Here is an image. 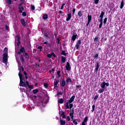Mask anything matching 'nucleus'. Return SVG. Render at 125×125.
Wrapping results in <instances>:
<instances>
[{
  "mask_svg": "<svg viewBox=\"0 0 125 125\" xmlns=\"http://www.w3.org/2000/svg\"><path fill=\"white\" fill-rule=\"evenodd\" d=\"M18 67L20 71L19 73V76L20 80V86L25 87L24 90H28V88H27V85H28L29 88H30V91H31V89H33V85H29L28 81H26V83H25V80H24V78H23V74H21V73L24 71V68L23 67L21 66V65L20 64H19Z\"/></svg>",
  "mask_w": 125,
  "mask_h": 125,
  "instance_id": "1",
  "label": "nucleus"
},
{
  "mask_svg": "<svg viewBox=\"0 0 125 125\" xmlns=\"http://www.w3.org/2000/svg\"><path fill=\"white\" fill-rule=\"evenodd\" d=\"M7 48H5L4 49V53L3 54V63H4L5 66H7V61L8 59L7 58Z\"/></svg>",
  "mask_w": 125,
  "mask_h": 125,
  "instance_id": "2",
  "label": "nucleus"
},
{
  "mask_svg": "<svg viewBox=\"0 0 125 125\" xmlns=\"http://www.w3.org/2000/svg\"><path fill=\"white\" fill-rule=\"evenodd\" d=\"M42 44L44 46V50L46 52H47V46L48 47H51V45L50 43H48V42H42Z\"/></svg>",
  "mask_w": 125,
  "mask_h": 125,
  "instance_id": "3",
  "label": "nucleus"
},
{
  "mask_svg": "<svg viewBox=\"0 0 125 125\" xmlns=\"http://www.w3.org/2000/svg\"><path fill=\"white\" fill-rule=\"evenodd\" d=\"M15 43H17L18 45H20L21 42H20V36L17 35L15 38Z\"/></svg>",
  "mask_w": 125,
  "mask_h": 125,
  "instance_id": "4",
  "label": "nucleus"
},
{
  "mask_svg": "<svg viewBox=\"0 0 125 125\" xmlns=\"http://www.w3.org/2000/svg\"><path fill=\"white\" fill-rule=\"evenodd\" d=\"M81 44H82V40H78L77 43L75 45V47H76V49L78 50L80 49V46H81Z\"/></svg>",
  "mask_w": 125,
  "mask_h": 125,
  "instance_id": "5",
  "label": "nucleus"
},
{
  "mask_svg": "<svg viewBox=\"0 0 125 125\" xmlns=\"http://www.w3.org/2000/svg\"><path fill=\"white\" fill-rule=\"evenodd\" d=\"M105 85H106V86H109V83L103 82L101 84L100 86H101V87H102V88H104V89H105Z\"/></svg>",
  "mask_w": 125,
  "mask_h": 125,
  "instance_id": "6",
  "label": "nucleus"
},
{
  "mask_svg": "<svg viewBox=\"0 0 125 125\" xmlns=\"http://www.w3.org/2000/svg\"><path fill=\"white\" fill-rule=\"evenodd\" d=\"M87 121H88V117L86 116L84 118L83 122L82 123L81 125H87Z\"/></svg>",
  "mask_w": 125,
  "mask_h": 125,
  "instance_id": "7",
  "label": "nucleus"
},
{
  "mask_svg": "<svg viewBox=\"0 0 125 125\" xmlns=\"http://www.w3.org/2000/svg\"><path fill=\"white\" fill-rule=\"evenodd\" d=\"M23 10H24V7H23L22 5L20 4L19 6V12L20 13H22L23 12Z\"/></svg>",
  "mask_w": 125,
  "mask_h": 125,
  "instance_id": "8",
  "label": "nucleus"
},
{
  "mask_svg": "<svg viewBox=\"0 0 125 125\" xmlns=\"http://www.w3.org/2000/svg\"><path fill=\"white\" fill-rule=\"evenodd\" d=\"M87 18H88V22H87V23L86 24V26H88L90 22H91V19H92L91 15H88Z\"/></svg>",
  "mask_w": 125,
  "mask_h": 125,
  "instance_id": "9",
  "label": "nucleus"
},
{
  "mask_svg": "<svg viewBox=\"0 0 125 125\" xmlns=\"http://www.w3.org/2000/svg\"><path fill=\"white\" fill-rule=\"evenodd\" d=\"M99 23H100V24H99V29H101V28H102V26L103 25V19H100L99 20Z\"/></svg>",
  "mask_w": 125,
  "mask_h": 125,
  "instance_id": "10",
  "label": "nucleus"
},
{
  "mask_svg": "<svg viewBox=\"0 0 125 125\" xmlns=\"http://www.w3.org/2000/svg\"><path fill=\"white\" fill-rule=\"evenodd\" d=\"M77 37H78V35H77L76 33L74 32V34L71 38V41H73V42H75L76 39H77Z\"/></svg>",
  "mask_w": 125,
  "mask_h": 125,
  "instance_id": "11",
  "label": "nucleus"
},
{
  "mask_svg": "<svg viewBox=\"0 0 125 125\" xmlns=\"http://www.w3.org/2000/svg\"><path fill=\"white\" fill-rule=\"evenodd\" d=\"M75 97H76V96L73 95V96H72L71 97V98H70L69 100H68L67 101V102H68V103H72L73 102V101H74V100H75Z\"/></svg>",
  "mask_w": 125,
  "mask_h": 125,
  "instance_id": "12",
  "label": "nucleus"
},
{
  "mask_svg": "<svg viewBox=\"0 0 125 125\" xmlns=\"http://www.w3.org/2000/svg\"><path fill=\"white\" fill-rule=\"evenodd\" d=\"M65 68L67 71H70V70H71V67H70V63L68 62L66 63Z\"/></svg>",
  "mask_w": 125,
  "mask_h": 125,
  "instance_id": "13",
  "label": "nucleus"
},
{
  "mask_svg": "<svg viewBox=\"0 0 125 125\" xmlns=\"http://www.w3.org/2000/svg\"><path fill=\"white\" fill-rule=\"evenodd\" d=\"M21 25H23L24 27L26 26V22H25V20H24V19H21Z\"/></svg>",
  "mask_w": 125,
  "mask_h": 125,
  "instance_id": "14",
  "label": "nucleus"
},
{
  "mask_svg": "<svg viewBox=\"0 0 125 125\" xmlns=\"http://www.w3.org/2000/svg\"><path fill=\"white\" fill-rule=\"evenodd\" d=\"M72 18V13H70L67 15V18H66V21H69L70 19Z\"/></svg>",
  "mask_w": 125,
  "mask_h": 125,
  "instance_id": "15",
  "label": "nucleus"
},
{
  "mask_svg": "<svg viewBox=\"0 0 125 125\" xmlns=\"http://www.w3.org/2000/svg\"><path fill=\"white\" fill-rule=\"evenodd\" d=\"M69 115L71 117V118L73 120V119H74V108H73L72 111L70 112Z\"/></svg>",
  "mask_w": 125,
  "mask_h": 125,
  "instance_id": "16",
  "label": "nucleus"
},
{
  "mask_svg": "<svg viewBox=\"0 0 125 125\" xmlns=\"http://www.w3.org/2000/svg\"><path fill=\"white\" fill-rule=\"evenodd\" d=\"M124 5H125V2H124V0H122L121 2L120 9H123Z\"/></svg>",
  "mask_w": 125,
  "mask_h": 125,
  "instance_id": "17",
  "label": "nucleus"
},
{
  "mask_svg": "<svg viewBox=\"0 0 125 125\" xmlns=\"http://www.w3.org/2000/svg\"><path fill=\"white\" fill-rule=\"evenodd\" d=\"M25 51V49H24L23 47H22L20 49V51L18 52L17 53L18 54H21L22 52H24Z\"/></svg>",
  "mask_w": 125,
  "mask_h": 125,
  "instance_id": "18",
  "label": "nucleus"
},
{
  "mask_svg": "<svg viewBox=\"0 0 125 125\" xmlns=\"http://www.w3.org/2000/svg\"><path fill=\"white\" fill-rule=\"evenodd\" d=\"M104 15H105V13L104 12H102L100 16V19H103V17H104Z\"/></svg>",
  "mask_w": 125,
  "mask_h": 125,
  "instance_id": "19",
  "label": "nucleus"
},
{
  "mask_svg": "<svg viewBox=\"0 0 125 125\" xmlns=\"http://www.w3.org/2000/svg\"><path fill=\"white\" fill-rule=\"evenodd\" d=\"M65 84H66V82H65V79H63L62 80V86L64 87L65 86Z\"/></svg>",
  "mask_w": 125,
  "mask_h": 125,
  "instance_id": "20",
  "label": "nucleus"
},
{
  "mask_svg": "<svg viewBox=\"0 0 125 125\" xmlns=\"http://www.w3.org/2000/svg\"><path fill=\"white\" fill-rule=\"evenodd\" d=\"M62 63H65L66 62V58L64 56H62Z\"/></svg>",
  "mask_w": 125,
  "mask_h": 125,
  "instance_id": "21",
  "label": "nucleus"
},
{
  "mask_svg": "<svg viewBox=\"0 0 125 125\" xmlns=\"http://www.w3.org/2000/svg\"><path fill=\"white\" fill-rule=\"evenodd\" d=\"M69 104H70V103L69 102H67L65 104V107L66 109H69Z\"/></svg>",
  "mask_w": 125,
  "mask_h": 125,
  "instance_id": "22",
  "label": "nucleus"
},
{
  "mask_svg": "<svg viewBox=\"0 0 125 125\" xmlns=\"http://www.w3.org/2000/svg\"><path fill=\"white\" fill-rule=\"evenodd\" d=\"M104 89H104L103 88H102V89H100L98 91V93H102V92H104Z\"/></svg>",
  "mask_w": 125,
  "mask_h": 125,
  "instance_id": "23",
  "label": "nucleus"
},
{
  "mask_svg": "<svg viewBox=\"0 0 125 125\" xmlns=\"http://www.w3.org/2000/svg\"><path fill=\"white\" fill-rule=\"evenodd\" d=\"M99 69V63L97 62L96 68H95V71H98V69Z\"/></svg>",
  "mask_w": 125,
  "mask_h": 125,
  "instance_id": "24",
  "label": "nucleus"
},
{
  "mask_svg": "<svg viewBox=\"0 0 125 125\" xmlns=\"http://www.w3.org/2000/svg\"><path fill=\"white\" fill-rule=\"evenodd\" d=\"M33 92L34 94H37L38 92H39V89H34L33 90Z\"/></svg>",
  "mask_w": 125,
  "mask_h": 125,
  "instance_id": "25",
  "label": "nucleus"
},
{
  "mask_svg": "<svg viewBox=\"0 0 125 125\" xmlns=\"http://www.w3.org/2000/svg\"><path fill=\"white\" fill-rule=\"evenodd\" d=\"M61 73V72L60 71H58L57 72V78L59 79V78H60L61 77V75L60 74V73Z\"/></svg>",
  "mask_w": 125,
  "mask_h": 125,
  "instance_id": "26",
  "label": "nucleus"
},
{
  "mask_svg": "<svg viewBox=\"0 0 125 125\" xmlns=\"http://www.w3.org/2000/svg\"><path fill=\"white\" fill-rule=\"evenodd\" d=\"M60 123H61V125H65V124H66V122H65V121H63L62 120H60Z\"/></svg>",
  "mask_w": 125,
  "mask_h": 125,
  "instance_id": "27",
  "label": "nucleus"
},
{
  "mask_svg": "<svg viewBox=\"0 0 125 125\" xmlns=\"http://www.w3.org/2000/svg\"><path fill=\"white\" fill-rule=\"evenodd\" d=\"M57 84H58V81H56L54 83V87H57Z\"/></svg>",
  "mask_w": 125,
  "mask_h": 125,
  "instance_id": "28",
  "label": "nucleus"
},
{
  "mask_svg": "<svg viewBox=\"0 0 125 125\" xmlns=\"http://www.w3.org/2000/svg\"><path fill=\"white\" fill-rule=\"evenodd\" d=\"M66 83H72V79L70 78H67L66 80Z\"/></svg>",
  "mask_w": 125,
  "mask_h": 125,
  "instance_id": "29",
  "label": "nucleus"
},
{
  "mask_svg": "<svg viewBox=\"0 0 125 125\" xmlns=\"http://www.w3.org/2000/svg\"><path fill=\"white\" fill-rule=\"evenodd\" d=\"M59 14L60 15H62L63 16L65 15V14H64V12H62V11H59Z\"/></svg>",
  "mask_w": 125,
  "mask_h": 125,
  "instance_id": "30",
  "label": "nucleus"
},
{
  "mask_svg": "<svg viewBox=\"0 0 125 125\" xmlns=\"http://www.w3.org/2000/svg\"><path fill=\"white\" fill-rule=\"evenodd\" d=\"M48 18V16H47V14H44L43 16V19H47Z\"/></svg>",
  "mask_w": 125,
  "mask_h": 125,
  "instance_id": "31",
  "label": "nucleus"
},
{
  "mask_svg": "<svg viewBox=\"0 0 125 125\" xmlns=\"http://www.w3.org/2000/svg\"><path fill=\"white\" fill-rule=\"evenodd\" d=\"M78 15L79 17H82V16H83V14L82 13V12L81 11L78 12Z\"/></svg>",
  "mask_w": 125,
  "mask_h": 125,
  "instance_id": "32",
  "label": "nucleus"
},
{
  "mask_svg": "<svg viewBox=\"0 0 125 125\" xmlns=\"http://www.w3.org/2000/svg\"><path fill=\"white\" fill-rule=\"evenodd\" d=\"M38 49H39V51L41 52L42 50V46H39L38 47Z\"/></svg>",
  "mask_w": 125,
  "mask_h": 125,
  "instance_id": "33",
  "label": "nucleus"
},
{
  "mask_svg": "<svg viewBox=\"0 0 125 125\" xmlns=\"http://www.w3.org/2000/svg\"><path fill=\"white\" fill-rule=\"evenodd\" d=\"M92 113H93V112H94V110H95V105L93 104L92 106Z\"/></svg>",
  "mask_w": 125,
  "mask_h": 125,
  "instance_id": "34",
  "label": "nucleus"
},
{
  "mask_svg": "<svg viewBox=\"0 0 125 125\" xmlns=\"http://www.w3.org/2000/svg\"><path fill=\"white\" fill-rule=\"evenodd\" d=\"M19 49V45H18L17 44V46H16V47H15L16 51L17 52V50H18Z\"/></svg>",
  "mask_w": 125,
  "mask_h": 125,
  "instance_id": "35",
  "label": "nucleus"
},
{
  "mask_svg": "<svg viewBox=\"0 0 125 125\" xmlns=\"http://www.w3.org/2000/svg\"><path fill=\"white\" fill-rule=\"evenodd\" d=\"M58 102L61 103V104H62L63 102V99H60L59 101H58Z\"/></svg>",
  "mask_w": 125,
  "mask_h": 125,
  "instance_id": "36",
  "label": "nucleus"
},
{
  "mask_svg": "<svg viewBox=\"0 0 125 125\" xmlns=\"http://www.w3.org/2000/svg\"><path fill=\"white\" fill-rule=\"evenodd\" d=\"M95 4H98V2H99V0H94Z\"/></svg>",
  "mask_w": 125,
  "mask_h": 125,
  "instance_id": "37",
  "label": "nucleus"
},
{
  "mask_svg": "<svg viewBox=\"0 0 125 125\" xmlns=\"http://www.w3.org/2000/svg\"><path fill=\"white\" fill-rule=\"evenodd\" d=\"M107 22V18H105V19L104 20L103 23L104 24V25H106V22Z\"/></svg>",
  "mask_w": 125,
  "mask_h": 125,
  "instance_id": "38",
  "label": "nucleus"
},
{
  "mask_svg": "<svg viewBox=\"0 0 125 125\" xmlns=\"http://www.w3.org/2000/svg\"><path fill=\"white\" fill-rule=\"evenodd\" d=\"M99 96L98 95H96L95 97L94 98V100H97L98 99V97Z\"/></svg>",
  "mask_w": 125,
  "mask_h": 125,
  "instance_id": "39",
  "label": "nucleus"
},
{
  "mask_svg": "<svg viewBox=\"0 0 125 125\" xmlns=\"http://www.w3.org/2000/svg\"><path fill=\"white\" fill-rule=\"evenodd\" d=\"M59 113H60V115H61V116H62L64 115V114H65V112L63 111H60Z\"/></svg>",
  "mask_w": 125,
  "mask_h": 125,
  "instance_id": "40",
  "label": "nucleus"
},
{
  "mask_svg": "<svg viewBox=\"0 0 125 125\" xmlns=\"http://www.w3.org/2000/svg\"><path fill=\"white\" fill-rule=\"evenodd\" d=\"M44 86L45 87V88H47V87H48V84L47 83H44Z\"/></svg>",
  "mask_w": 125,
  "mask_h": 125,
  "instance_id": "41",
  "label": "nucleus"
},
{
  "mask_svg": "<svg viewBox=\"0 0 125 125\" xmlns=\"http://www.w3.org/2000/svg\"><path fill=\"white\" fill-rule=\"evenodd\" d=\"M31 8L32 10H35V6L33 5H31Z\"/></svg>",
  "mask_w": 125,
  "mask_h": 125,
  "instance_id": "42",
  "label": "nucleus"
},
{
  "mask_svg": "<svg viewBox=\"0 0 125 125\" xmlns=\"http://www.w3.org/2000/svg\"><path fill=\"white\" fill-rule=\"evenodd\" d=\"M51 56H53L54 57H56V55L53 52L51 53Z\"/></svg>",
  "mask_w": 125,
  "mask_h": 125,
  "instance_id": "43",
  "label": "nucleus"
},
{
  "mask_svg": "<svg viewBox=\"0 0 125 125\" xmlns=\"http://www.w3.org/2000/svg\"><path fill=\"white\" fill-rule=\"evenodd\" d=\"M62 55L66 56V52H65V51L63 50L62 52Z\"/></svg>",
  "mask_w": 125,
  "mask_h": 125,
  "instance_id": "44",
  "label": "nucleus"
},
{
  "mask_svg": "<svg viewBox=\"0 0 125 125\" xmlns=\"http://www.w3.org/2000/svg\"><path fill=\"white\" fill-rule=\"evenodd\" d=\"M49 73H50V74H53L54 73V69H52L51 70H50Z\"/></svg>",
  "mask_w": 125,
  "mask_h": 125,
  "instance_id": "45",
  "label": "nucleus"
},
{
  "mask_svg": "<svg viewBox=\"0 0 125 125\" xmlns=\"http://www.w3.org/2000/svg\"><path fill=\"white\" fill-rule=\"evenodd\" d=\"M65 3H62V6H61V9L62 10L64 8V5H65Z\"/></svg>",
  "mask_w": 125,
  "mask_h": 125,
  "instance_id": "46",
  "label": "nucleus"
},
{
  "mask_svg": "<svg viewBox=\"0 0 125 125\" xmlns=\"http://www.w3.org/2000/svg\"><path fill=\"white\" fill-rule=\"evenodd\" d=\"M57 94H58V95H62V94H63V92H58Z\"/></svg>",
  "mask_w": 125,
  "mask_h": 125,
  "instance_id": "47",
  "label": "nucleus"
},
{
  "mask_svg": "<svg viewBox=\"0 0 125 125\" xmlns=\"http://www.w3.org/2000/svg\"><path fill=\"white\" fill-rule=\"evenodd\" d=\"M75 12H76V9L75 8H74L73 10H72V14L74 15L75 14Z\"/></svg>",
  "mask_w": 125,
  "mask_h": 125,
  "instance_id": "48",
  "label": "nucleus"
},
{
  "mask_svg": "<svg viewBox=\"0 0 125 125\" xmlns=\"http://www.w3.org/2000/svg\"><path fill=\"white\" fill-rule=\"evenodd\" d=\"M73 123L74 124H75V125H78V123L76 122V120H74L73 121Z\"/></svg>",
  "mask_w": 125,
  "mask_h": 125,
  "instance_id": "49",
  "label": "nucleus"
},
{
  "mask_svg": "<svg viewBox=\"0 0 125 125\" xmlns=\"http://www.w3.org/2000/svg\"><path fill=\"white\" fill-rule=\"evenodd\" d=\"M69 108H70V110L72 109V108H73V104H69Z\"/></svg>",
  "mask_w": 125,
  "mask_h": 125,
  "instance_id": "50",
  "label": "nucleus"
},
{
  "mask_svg": "<svg viewBox=\"0 0 125 125\" xmlns=\"http://www.w3.org/2000/svg\"><path fill=\"white\" fill-rule=\"evenodd\" d=\"M7 2L9 4H11V0H7Z\"/></svg>",
  "mask_w": 125,
  "mask_h": 125,
  "instance_id": "51",
  "label": "nucleus"
},
{
  "mask_svg": "<svg viewBox=\"0 0 125 125\" xmlns=\"http://www.w3.org/2000/svg\"><path fill=\"white\" fill-rule=\"evenodd\" d=\"M47 57H48V58H51V54H48L47 55Z\"/></svg>",
  "mask_w": 125,
  "mask_h": 125,
  "instance_id": "52",
  "label": "nucleus"
},
{
  "mask_svg": "<svg viewBox=\"0 0 125 125\" xmlns=\"http://www.w3.org/2000/svg\"><path fill=\"white\" fill-rule=\"evenodd\" d=\"M22 13V16H27V14H26V12H23Z\"/></svg>",
  "mask_w": 125,
  "mask_h": 125,
  "instance_id": "53",
  "label": "nucleus"
},
{
  "mask_svg": "<svg viewBox=\"0 0 125 125\" xmlns=\"http://www.w3.org/2000/svg\"><path fill=\"white\" fill-rule=\"evenodd\" d=\"M94 58L95 59H96V58H98V54H96L94 55Z\"/></svg>",
  "mask_w": 125,
  "mask_h": 125,
  "instance_id": "54",
  "label": "nucleus"
},
{
  "mask_svg": "<svg viewBox=\"0 0 125 125\" xmlns=\"http://www.w3.org/2000/svg\"><path fill=\"white\" fill-rule=\"evenodd\" d=\"M94 41V42H97L98 41V37H95Z\"/></svg>",
  "mask_w": 125,
  "mask_h": 125,
  "instance_id": "55",
  "label": "nucleus"
},
{
  "mask_svg": "<svg viewBox=\"0 0 125 125\" xmlns=\"http://www.w3.org/2000/svg\"><path fill=\"white\" fill-rule=\"evenodd\" d=\"M5 29H6V30H7V31H8V30H9V27H8V26H7V25H6Z\"/></svg>",
  "mask_w": 125,
  "mask_h": 125,
  "instance_id": "56",
  "label": "nucleus"
},
{
  "mask_svg": "<svg viewBox=\"0 0 125 125\" xmlns=\"http://www.w3.org/2000/svg\"><path fill=\"white\" fill-rule=\"evenodd\" d=\"M66 119H67V121H68V122L70 121V120H71V119L70 118V117H69V116H67V117H66Z\"/></svg>",
  "mask_w": 125,
  "mask_h": 125,
  "instance_id": "57",
  "label": "nucleus"
},
{
  "mask_svg": "<svg viewBox=\"0 0 125 125\" xmlns=\"http://www.w3.org/2000/svg\"><path fill=\"white\" fill-rule=\"evenodd\" d=\"M21 62H23V61H24V59H23L22 55H21Z\"/></svg>",
  "mask_w": 125,
  "mask_h": 125,
  "instance_id": "58",
  "label": "nucleus"
},
{
  "mask_svg": "<svg viewBox=\"0 0 125 125\" xmlns=\"http://www.w3.org/2000/svg\"><path fill=\"white\" fill-rule=\"evenodd\" d=\"M44 36L45 38H48V35H47V34L46 33L44 34Z\"/></svg>",
  "mask_w": 125,
  "mask_h": 125,
  "instance_id": "59",
  "label": "nucleus"
},
{
  "mask_svg": "<svg viewBox=\"0 0 125 125\" xmlns=\"http://www.w3.org/2000/svg\"><path fill=\"white\" fill-rule=\"evenodd\" d=\"M62 116L63 119H65V118H66V116H65V114H64L63 115H62Z\"/></svg>",
  "mask_w": 125,
  "mask_h": 125,
  "instance_id": "60",
  "label": "nucleus"
},
{
  "mask_svg": "<svg viewBox=\"0 0 125 125\" xmlns=\"http://www.w3.org/2000/svg\"><path fill=\"white\" fill-rule=\"evenodd\" d=\"M24 55H25L26 58L28 57V54L27 53H24Z\"/></svg>",
  "mask_w": 125,
  "mask_h": 125,
  "instance_id": "61",
  "label": "nucleus"
},
{
  "mask_svg": "<svg viewBox=\"0 0 125 125\" xmlns=\"http://www.w3.org/2000/svg\"><path fill=\"white\" fill-rule=\"evenodd\" d=\"M57 41H58V43H60V41L59 40V38L57 39Z\"/></svg>",
  "mask_w": 125,
  "mask_h": 125,
  "instance_id": "62",
  "label": "nucleus"
},
{
  "mask_svg": "<svg viewBox=\"0 0 125 125\" xmlns=\"http://www.w3.org/2000/svg\"><path fill=\"white\" fill-rule=\"evenodd\" d=\"M23 74H24V75H25V76H27V73H26V71H24Z\"/></svg>",
  "mask_w": 125,
  "mask_h": 125,
  "instance_id": "63",
  "label": "nucleus"
},
{
  "mask_svg": "<svg viewBox=\"0 0 125 125\" xmlns=\"http://www.w3.org/2000/svg\"><path fill=\"white\" fill-rule=\"evenodd\" d=\"M76 87H77V88H79L80 87V86L79 85H77V86H76Z\"/></svg>",
  "mask_w": 125,
  "mask_h": 125,
  "instance_id": "64",
  "label": "nucleus"
}]
</instances>
